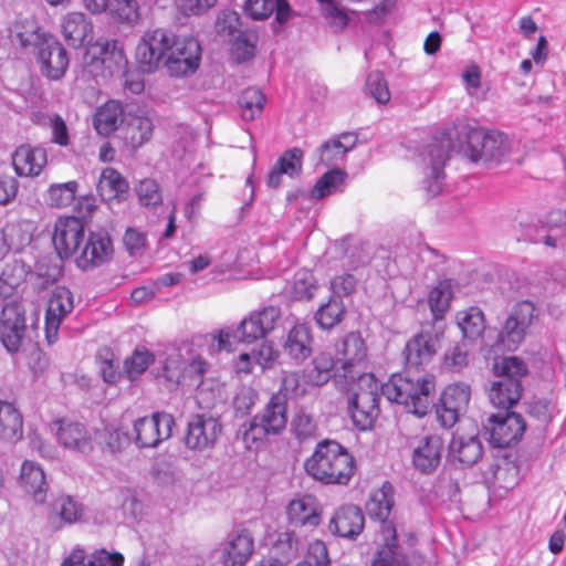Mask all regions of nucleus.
Segmentation results:
<instances>
[{
    "instance_id": "f257e3e1",
    "label": "nucleus",
    "mask_w": 566,
    "mask_h": 566,
    "mask_svg": "<svg viewBox=\"0 0 566 566\" xmlns=\"http://www.w3.org/2000/svg\"><path fill=\"white\" fill-rule=\"evenodd\" d=\"M434 388L436 384L429 376L392 375L380 385L373 374H363L348 399V411L357 429H370L379 415L381 392L389 401L405 405L409 412L421 418L430 410Z\"/></svg>"
},
{
    "instance_id": "f03ea898",
    "label": "nucleus",
    "mask_w": 566,
    "mask_h": 566,
    "mask_svg": "<svg viewBox=\"0 0 566 566\" xmlns=\"http://www.w3.org/2000/svg\"><path fill=\"white\" fill-rule=\"evenodd\" d=\"M538 316L537 308L530 301L518 302L506 317L502 329L496 333L495 342L489 343L491 331L486 329L484 313L478 306H471L457 313V324L467 342H479L480 350L485 355H496L501 352H513L524 342L528 328Z\"/></svg>"
},
{
    "instance_id": "7ed1b4c3",
    "label": "nucleus",
    "mask_w": 566,
    "mask_h": 566,
    "mask_svg": "<svg viewBox=\"0 0 566 566\" xmlns=\"http://www.w3.org/2000/svg\"><path fill=\"white\" fill-rule=\"evenodd\" d=\"M136 59L147 72L164 63L172 76H187L199 67L201 46L191 35L177 36L168 29L156 28L142 35Z\"/></svg>"
},
{
    "instance_id": "20e7f679",
    "label": "nucleus",
    "mask_w": 566,
    "mask_h": 566,
    "mask_svg": "<svg viewBox=\"0 0 566 566\" xmlns=\"http://www.w3.org/2000/svg\"><path fill=\"white\" fill-rule=\"evenodd\" d=\"M306 472L325 484H347L355 471L353 455L336 441L319 442L305 461Z\"/></svg>"
},
{
    "instance_id": "39448f33",
    "label": "nucleus",
    "mask_w": 566,
    "mask_h": 566,
    "mask_svg": "<svg viewBox=\"0 0 566 566\" xmlns=\"http://www.w3.org/2000/svg\"><path fill=\"white\" fill-rule=\"evenodd\" d=\"M494 371L500 379L494 381L489 390L490 401L494 407L507 410L521 398L520 378L527 373V367L515 356L504 357L494 364Z\"/></svg>"
},
{
    "instance_id": "423d86ee",
    "label": "nucleus",
    "mask_w": 566,
    "mask_h": 566,
    "mask_svg": "<svg viewBox=\"0 0 566 566\" xmlns=\"http://www.w3.org/2000/svg\"><path fill=\"white\" fill-rule=\"evenodd\" d=\"M468 150L472 161H493L500 164L511 158L517 144L500 132L485 133L473 129L468 134Z\"/></svg>"
},
{
    "instance_id": "0eeeda50",
    "label": "nucleus",
    "mask_w": 566,
    "mask_h": 566,
    "mask_svg": "<svg viewBox=\"0 0 566 566\" xmlns=\"http://www.w3.org/2000/svg\"><path fill=\"white\" fill-rule=\"evenodd\" d=\"M451 149V139L442 136L428 145L420 155L423 171V187L429 196L439 195L443 187L444 165Z\"/></svg>"
},
{
    "instance_id": "6e6552de",
    "label": "nucleus",
    "mask_w": 566,
    "mask_h": 566,
    "mask_svg": "<svg viewBox=\"0 0 566 566\" xmlns=\"http://www.w3.org/2000/svg\"><path fill=\"white\" fill-rule=\"evenodd\" d=\"M483 429L493 447L507 448L521 440L526 424L521 415L504 410L488 416Z\"/></svg>"
},
{
    "instance_id": "1a4fd4ad",
    "label": "nucleus",
    "mask_w": 566,
    "mask_h": 566,
    "mask_svg": "<svg viewBox=\"0 0 566 566\" xmlns=\"http://www.w3.org/2000/svg\"><path fill=\"white\" fill-rule=\"evenodd\" d=\"M175 419L170 413L156 412L133 421L130 434L137 448H156L172 434Z\"/></svg>"
},
{
    "instance_id": "9d476101",
    "label": "nucleus",
    "mask_w": 566,
    "mask_h": 566,
    "mask_svg": "<svg viewBox=\"0 0 566 566\" xmlns=\"http://www.w3.org/2000/svg\"><path fill=\"white\" fill-rule=\"evenodd\" d=\"M60 447L80 454H90L94 449L93 432L86 424L71 419H56L50 424Z\"/></svg>"
},
{
    "instance_id": "9b49d317",
    "label": "nucleus",
    "mask_w": 566,
    "mask_h": 566,
    "mask_svg": "<svg viewBox=\"0 0 566 566\" xmlns=\"http://www.w3.org/2000/svg\"><path fill=\"white\" fill-rule=\"evenodd\" d=\"M222 432L219 418L207 413H197L190 417L185 436V446L192 451L212 449Z\"/></svg>"
},
{
    "instance_id": "f8f14e48",
    "label": "nucleus",
    "mask_w": 566,
    "mask_h": 566,
    "mask_svg": "<svg viewBox=\"0 0 566 566\" xmlns=\"http://www.w3.org/2000/svg\"><path fill=\"white\" fill-rule=\"evenodd\" d=\"M470 399L471 388L468 384L455 382L447 386L436 411L439 423L443 428H452L467 411Z\"/></svg>"
},
{
    "instance_id": "ddd939ff",
    "label": "nucleus",
    "mask_w": 566,
    "mask_h": 566,
    "mask_svg": "<svg viewBox=\"0 0 566 566\" xmlns=\"http://www.w3.org/2000/svg\"><path fill=\"white\" fill-rule=\"evenodd\" d=\"M394 506V488L385 482L380 489L375 490L366 503V511L370 518L378 521L377 537L395 541L397 531L387 518Z\"/></svg>"
},
{
    "instance_id": "4468645a",
    "label": "nucleus",
    "mask_w": 566,
    "mask_h": 566,
    "mask_svg": "<svg viewBox=\"0 0 566 566\" xmlns=\"http://www.w3.org/2000/svg\"><path fill=\"white\" fill-rule=\"evenodd\" d=\"M218 558L222 566H245L254 553V538L245 528L230 532L219 544Z\"/></svg>"
},
{
    "instance_id": "2eb2a0df",
    "label": "nucleus",
    "mask_w": 566,
    "mask_h": 566,
    "mask_svg": "<svg viewBox=\"0 0 566 566\" xmlns=\"http://www.w3.org/2000/svg\"><path fill=\"white\" fill-rule=\"evenodd\" d=\"M27 331L25 311L21 303H7L0 316V339L9 353H17Z\"/></svg>"
},
{
    "instance_id": "dca6fc26",
    "label": "nucleus",
    "mask_w": 566,
    "mask_h": 566,
    "mask_svg": "<svg viewBox=\"0 0 566 566\" xmlns=\"http://www.w3.org/2000/svg\"><path fill=\"white\" fill-rule=\"evenodd\" d=\"M281 316V308L273 305L252 311L239 324L241 342L251 344L264 338L279 325Z\"/></svg>"
},
{
    "instance_id": "f3484780",
    "label": "nucleus",
    "mask_w": 566,
    "mask_h": 566,
    "mask_svg": "<svg viewBox=\"0 0 566 566\" xmlns=\"http://www.w3.org/2000/svg\"><path fill=\"white\" fill-rule=\"evenodd\" d=\"M85 228L80 218L60 217L53 229L52 241L60 258L73 255L84 241Z\"/></svg>"
},
{
    "instance_id": "a211bd4d",
    "label": "nucleus",
    "mask_w": 566,
    "mask_h": 566,
    "mask_svg": "<svg viewBox=\"0 0 566 566\" xmlns=\"http://www.w3.org/2000/svg\"><path fill=\"white\" fill-rule=\"evenodd\" d=\"M438 350V338L431 332L422 331L421 333L413 336L406 344L403 355L406 359L407 370L402 374L403 376L408 375L410 377L416 376H429L434 377L432 375L427 374H411V368H419L420 366L427 365L430 363L432 357L436 355Z\"/></svg>"
},
{
    "instance_id": "6ab92c4d",
    "label": "nucleus",
    "mask_w": 566,
    "mask_h": 566,
    "mask_svg": "<svg viewBox=\"0 0 566 566\" xmlns=\"http://www.w3.org/2000/svg\"><path fill=\"white\" fill-rule=\"evenodd\" d=\"M18 486L35 504H43L46 501L49 483L42 465L32 460H24L21 463L17 479Z\"/></svg>"
},
{
    "instance_id": "aec40b11",
    "label": "nucleus",
    "mask_w": 566,
    "mask_h": 566,
    "mask_svg": "<svg viewBox=\"0 0 566 566\" xmlns=\"http://www.w3.org/2000/svg\"><path fill=\"white\" fill-rule=\"evenodd\" d=\"M73 308L72 292L64 286H56L51 293L45 313V333L49 343L55 340L62 321Z\"/></svg>"
},
{
    "instance_id": "412c9836",
    "label": "nucleus",
    "mask_w": 566,
    "mask_h": 566,
    "mask_svg": "<svg viewBox=\"0 0 566 566\" xmlns=\"http://www.w3.org/2000/svg\"><path fill=\"white\" fill-rule=\"evenodd\" d=\"M113 252V242L106 232H91L76 259V264L82 270L97 268L108 262Z\"/></svg>"
},
{
    "instance_id": "4be33fe9",
    "label": "nucleus",
    "mask_w": 566,
    "mask_h": 566,
    "mask_svg": "<svg viewBox=\"0 0 566 566\" xmlns=\"http://www.w3.org/2000/svg\"><path fill=\"white\" fill-rule=\"evenodd\" d=\"M443 451L444 442L441 436H423L412 449V464L421 473H432L439 467Z\"/></svg>"
},
{
    "instance_id": "5701e85b",
    "label": "nucleus",
    "mask_w": 566,
    "mask_h": 566,
    "mask_svg": "<svg viewBox=\"0 0 566 566\" xmlns=\"http://www.w3.org/2000/svg\"><path fill=\"white\" fill-rule=\"evenodd\" d=\"M336 361L344 376H353L355 367L360 366L367 357L365 340L359 333L352 332L335 344Z\"/></svg>"
},
{
    "instance_id": "b1692460",
    "label": "nucleus",
    "mask_w": 566,
    "mask_h": 566,
    "mask_svg": "<svg viewBox=\"0 0 566 566\" xmlns=\"http://www.w3.org/2000/svg\"><path fill=\"white\" fill-rule=\"evenodd\" d=\"M42 73L50 80H60L69 67V56L64 46L54 38L44 40L39 50Z\"/></svg>"
},
{
    "instance_id": "393cba45",
    "label": "nucleus",
    "mask_w": 566,
    "mask_h": 566,
    "mask_svg": "<svg viewBox=\"0 0 566 566\" xmlns=\"http://www.w3.org/2000/svg\"><path fill=\"white\" fill-rule=\"evenodd\" d=\"M46 164V150L42 147L21 145L12 154V165L15 174L20 177H36Z\"/></svg>"
},
{
    "instance_id": "a878e982",
    "label": "nucleus",
    "mask_w": 566,
    "mask_h": 566,
    "mask_svg": "<svg viewBox=\"0 0 566 566\" xmlns=\"http://www.w3.org/2000/svg\"><path fill=\"white\" fill-rule=\"evenodd\" d=\"M286 516L294 526L315 527L321 523L319 504L313 495L296 496L287 504Z\"/></svg>"
},
{
    "instance_id": "bb28decb",
    "label": "nucleus",
    "mask_w": 566,
    "mask_h": 566,
    "mask_svg": "<svg viewBox=\"0 0 566 566\" xmlns=\"http://www.w3.org/2000/svg\"><path fill=\"white\" fill-rule=\"evenodd\" d=\"M64 40L70 46L81 48L93 40V24L82 12H69L61 20Z\"/></svg>"
},
{
    "instance_id": "cd10ccee",
    "label": "nucleus",
    "mask_w": 566,
    "mask_h": 566,
    "mask_svg": "<svg viewBox=\"0 0 566 566\" xmlns=\"http://www.w3.org/2000/svg\"><path fill=\"white\" fill-rule=\"evenodd\" d=\"M364 514L356 505L339 507L329 521L331 533L345 538L358 536L364 528Z\"/></svg>"
},
{
    "instance_id": "c85d7f7f",
    "label": "nucleus",
    "mask_w": 566,
    "mask_h": 566,
    "mask_svg": "<svg viewBox=\"0 0 566 566\" xmlns=\"http://www.w3.org/2000/svg\"><path fill=\"white\" fill-rule=\"evenodd\" d=\"M312 345L313 337L310 326L298 323L289 331L283 349L295 363H302L312 355Z\"/></svg>"
},
{
    "instance_id": "c756f323",
    "label": "nucleus",
    "mask_w": 566,
    "mask_h": 566,
    "mask_svg": "<svg viewBox=\"0 0 566 566\" xmlns=\"http://www.w3.org/2000/svg\"><path fill=\"white\" fill-rule=\"evenodd\" d=\"M483 454V446L478 436H453L449 446V457L453 462L471 467Z\"/></svg>"
},
{
    "instance_id": "7c9ffc66",
    "label": "nucleus",
    "mask_w": 566,
    "mask_h": 566,
    "mask_svg": "<svg viewBox=\"0 0 566 566\" xmlns=\"http://www.w3.org/2000/svg\"><path fill=\"white\" fill-rule=\"evenodd\" d=\"M302 159L303 150L297 147L284 151L269 174L268 186L271 188L280 187L283 175H287L291 178L300 176L302 172Z\"/></svg>"
},
{
    "instance_id": "2f4dec72",
    "label": "nucleus",
    "mask_w": 566,
    "mask_h": 566,
    "mask_svg": "<svg viewBox=\"0 0 566 566\" xmlns=\"http://www.w3.org/2000/svg\"><path fill=\"white\" fill-rule=\"evenodd\" d=\"M94 48L98 51L97 59L109 75H123L127 71V57L123 48L115 40H98Z\"/></svg>"
},
{
    "instance_id": "473e14b6",
    "label": "nucleus",
    "mask_w": 566,
    "mask_h": 566,
    "mask_svg": "<svg viewBox=\"0 0 566 566\" xmlns=\"http://www.w3.org/2000/svg\"><path fill=\"white\" fill-rule=\"evenodd\" d=\"M124 555L118 552L97 549L87 558L81 548H74L61 566H124Z\"/></svg>"
},
{
    "instance_id": "72a5a7b5",
    "label": "nucleus",
    "mask_w": 566,
    "mask_h": 566,
    "mask_svg": "<svg viewBox=\"0 0 566 566\" xmlns=\"http://www.w3.org/2000/svg\"><path fill=\"white\" fill-rule=\"evenodd\" d=\"M357 143V137L352 133H343L337 138L325 142L317 149L319 163L324 166L337 165L345 159L346 154Z\"/></svg>"
},
{
    "instance_id": "f704fd0d",
    "label": "nucleus",
    "mask_w": 566,
    "mask_h": 566,
    "mask_svg": "<svg viewBox=\"0 0 566 566\" xmlns=\"http://www.w3.org/2000/svg\"><path fill=\"white\" fill-rule=\"evenodd\" d=\"M83 511V505L71 495H60L52 503L49 520L54 528H61L65 524L80 521Z\"/></svg>"
},
{
    "instance_id": "c9c22d12",
    "label": "nucleus",
    "mask_w": 566,
    "mask_h": 566,
    "mask_svg": "<svg viewBox=\"0 0 566 566\" xmlns=\"http://www.w3.org/2000/svg\"><path fill=\"white\" fill-rule=\"evenodd\" d=\"M23 437V417L11 402L0 400V439L17 442Z\"/></svg>"
},
{
    "instance_id": "e433bc0d",
    "label": "nucleus",
    "mask_w": 566,
    "mask_h": 566,
    "mask_svg": "<svg viewBox=\"0 0 566 566\" xmlns=\"http://www.w3.org/2000/svg\"><path fill=\"white\" fill-rule=\"evenodd\" d=\"M245 13L254 20H264L275 12V19L284 23L290 17V7L285 0H247Z\"/></svg>"
},
{
    "instance_id": "4c0bfd02",
    "label": "nucleus",
    "mask_w": 566,
    "mask_h": 566,
    "mask_svg": "<svg viewBox=\"0 0 566 566\" xmlns=\"http://www.w3.org/2000/svg\"><path fill=\"white\" fill-rule=\"evenodd\" d=\"M128 182L119 171L112 167L102 170L97 190L103 199L122 201L128 193Z\"/></svg>"
},
{
    "instance_id": "58836bf2",
    "label": "nucleus",
    "mask_w": 566,
    "mask_h": 566,
    "mask_svg": "<svg viewBox=\"0 0 566 566\" xmlns=\"http://www.w3.org/2000/svg\"><path fill=\"white\" fill-rule=\"evenodd\" d=\"M300 541L294 532L284 531L275 535L270 548L268 560H276L283 566H287L298 556Z\"/></svg>"
},
{
    "instance_id": "ea45409f",
    "label": "nucleus",
    "mask_w": 566,
    "mask_h": 566,
    "mask_svg": "<svg viewBox=\"0 0 566 566\" xmlns=\"http://www.w3.org/2000/svg\"><path fill=\"white\" fill-rule=\"evenodd\" d=\"M96 436L99 443L111 453L122 452L133 442L130 431L122 423L105 424Z\"/></svg>"
},
{
    "instance_id": "a19ab883",
    "label": "nucleus",
    "mask_w": 566,
    "mask_h": 566,
    "mask_svg": "<svg viewBox=\"0 0 566 566\" xmlns=\"http://www.w3.org/2000/svg\"><path fill=\"white\" fill-rule=\"evenodd\" d=\"M123 122V107L116 101L105 103L95 114L94 127L99 135L108 136L114 133Z\"/></svg>"
},
{
    "instance_id": "79ce46f5",
    "label": "nucleus",
    "mask_w": 566,
    "mask_h": 566,
    "mask_svg": "<svg viewBox=\"0 0 566 566\" xmlns=\"http://www.w3.org/2000/svg\"><path fill=\"white\" fill-rule=\"evenodd\" d=\"M258 416L272 434H277L285 428L287 421L286 401L280 395H274L263 412Z\"/></svg>"
},
{
    "instance_id": "37998d69",
    "label": "nucleus",
    "mask_w": 566,
    "mask_h": 566,
    "mask_svg": "<svg viewBox=\"0 0 566 566\" xmlns=\"http://www.w3.org/2000/svg\"><path fill=\"white\" fill-rule=\"evenodd\" d=\"M395 541H386L377 537L379 545L377 555L371 566H409L408 556Z\"/></svg>"
},
{
    "instance_id": "c03bdc74",
    "label": "nucleus",
    "mask_w": 566,
    "mask_h": 566,
    "mask_svg": "<svg viewBox=\"0 0 566 566\" xmlns=\"http://www.w3.org/2000/svg\"><path fill=\"white\" fill-rule=\"evenodd\" d=\"M0 232L11 250L14 251H20L29 245L33 238L32 223L27 221L9 223Z\"/></svg>"
},
{
    "instance_id": "a18cd8bd",
    "label": "nucleus",
    "mask_w": 566,
    "mask_h": 566,
    "mask_svg": "<svg viewBox=\"0 0 566 566\" xmlns=\"http://www.w3.org/2000/svg\"><path fill=\"white\" fill-rule=\"evenodd\" d=\"M11 34L22 46H40L44 40L49 39L34 20L28 19L17 22L11 30Z\"/></svg>"
},
{
    "instance_id": "49530a36",
    "label": "nucleus",
    "mask_w": 566,
    "mask_h": 566,
    "mask_svg": "<svg viewBox=\"0 0 566 566\" xmlns=\"http://www.w3.org/2000/svg\"><path fill=\"white\" fill-rule=\"evenodd\" d=\"M311 377L307 379L303 371H284L282 375L280 395L284 400L286 398H300L307 391Z\"/></svg>"
},
{
    "instance_id": "de8ad7c7",
    "label": "nucleus",
    "mask_w": 566,
    "mask_h": 566,
    "mask_svg": "<svg viewBox=\"0 0 566 566\" xmlns=\"http://www.w3.org/2000/svg\"><path fill=\"white\" fill-rule=\"evenodd\" d=\"M224 399V386L214 379H202L197 386L196 400L203 409L213 408Z\"/></svg>"
},
{
    "instance_id": "09e8293b",
    "label": "nucleus",
    "mask_w": 566,
    "mask_h": 566,
    "mask_svg": "<svg viewBox=\"0 0 566 566\" xmlns=\"http://www.w3.org/2000/svg\"><path fill=\"white\" fill-rule=\"evenodd\" d=\"M345 315V305L340 297L333 296L326 304L319 306L315 314L317 324L324 328L329 329L337 325Z\"/></svg>"
},
{
    "instance_id": "8fccbe9b",
    "label": "nucleus",
    "mask_w": 566,
    "mask_h": 566,
    "mask_svg": "<svg viewBox=\"0 0 566 566\" xmlns=\"http://www.w3.org/2000/svg\"><path fill=\"white\" fill-rule=\"evenodd\" d=\"M238 103L241 108L242 118L244 120H253L261 115L265 97L259 88L249 87L242 92Z\"/></svg>"
},
{
    "instance_id": "3c124183",
    "label": "nucleus",
    "mask_w": 566,
    "mask_h": 566,
    "mask_svg": "<svg viewBox=\"0 0 566 566\" xmlns=\"http://www.w3.org/2000/svg\"><path fill=\"white\" fill-rule=\"evenodd\" d=\"M155 360L154 354L146 348H136L124 361L123 375L136 380Z\"/></svg>"
},
{
    "instance_id": "603ef678",
    "label": "nucleus",
    "mask_w": 566,
    "mask_h": 566,
    "mask_svg": "<svg viewBox=\"0 0 566 566\" xmlns=\"http://www.w3.org/2000/svg\"><path fill=\"white\" fill-rule=\"evenodd\" d=\"M142 207L155 209L163 203V190L160 185L151 178L140 180L134 188Z\"/></svg>"
},
{
    "instance_id": "864d4df0",
    "label": "nucleus",
    "mask_w": 566,
    "mask_h": 566,
    "mask_svg": "<svg viewBox=\"0 0 566 566\" xmlns=\"http://www.w3.org/2000/svg\"><path fill=\"white\" fill-rule=\"evenodd\" d=\"M78 184L74 180L53 184L46 191V202L51 207L63 208L70 206L76 196Z\"/></svg>"
},
{
    "instance_id": "5fc2aeb1",
    "label": "nucleus",
    "mask_w": 566,
    "mask_h": 566,
    "mask_svg": "<svg viewBox=\"0 0 566 566\" xmlns=\"http://www.w3.org/2000/svg\"><path fill=\"white\" fill-rule=\"evenodd\" d=\"M346 174L336 168L325 172L315 184L311 197L319 200L336 192L344 185Z\"/></svg>"
},
{
    "instance_id": "6e6d98bb",
    "label": "nucleus",
    "mask_w": 566,
    "mask_h": 566,
    "mask_svg": "<svg viewBox=\"0 0 566 566\" xmlns=\"http://www.w3.org/2000/svg\"><path fill=\"white\" fill-rule=\"evenodd\" d=\"M314 369L311 374V384L314 386H322L326 384L332 375L334 368H339V363L336 361V356L333 358L329 354L321 353L314 360Z\"/></svg>"
},
{
    "instance_id": "4d7b16f0",
    "label": "nucleus",
    "mask_w": 566,
    "mask_h": 566,
    "mask_svg": "<svg viewBox=\"0 0 566 566\" xmlns=\"http://www.w3.org/2000/svg\"><path fill=\"white\" fill-rule=\"evenodd\" d=\"M291 431L301 441L314 438L317 431V423L311 413L300 409L292 418Z\"/></svg>"
},
{
    "instance_id": "13d9d810",
    "label": "nucleus",
    "mask_w": 566,
    "mask_h": 566,
    "mask_svg": "<svg viewBox=\"0 0 566 566\" xmlns=\"http://www.w3.org/2000/svg\"><path fill=\"white\" fill-rule=\"evenodd\" d=\"M242 439L248 449L258 448L269 434H272L269 428L260 420L259 416H254L248 424H243L240 429Z\"/></svg>"
},
{
    "instance_id": "bf43d9fd",
    "label": "nucleus",
    "mask_w": 566,
    "mask_h": 566,
    "mask_svg": "<svg viewBox=\"0 0 566 566\" xmlns=\"http://www.w3.org/2000/svg\"><path fill=\"white\" fill-rule=\"evenodd\" d=\"M336 254L342 253V265L348 269H356L367 261V254L364 248L357 243L340 242L334 247Z\"/></svg>"
},
{
    "instance_id": "052dcab7",
    "label": "nucleus",
    "mask_w": 566,
    "mask_h": 566,
    "mask_svg": "<svg viewBox=\"0 0 566 566\" xmlns=\"http://www.w3.org/2000/svg\"><path fill=\"white\" fill-rule=\"evenodd\" d=\"M451 292L446 283H439L429 293V306L436 319L443 317L449 308Z\"/></svg>"
},
{
    "instance_id": "680f3d73",
    "label": "nucleus",
    "mask_w": 566,
    "mask_h": 566,
    "mask_svg": "<svg viewBox=\"0 0 566 566\" xmlns=\"http://www.w3.org/2000/svg\"><path fill=\"white\" fill-rule=\"evenodd\" d=\"M153 122L148 117L134 118L128 127V138L134 148L147 143L153 135Z\"/></svg>"
},
{
    "instance_id": "e2e57ef3",
    "label": "nucleus",
    "mask_w": 566,
    "mask_h": 566,
    "mask_svg": "<svg viewBox=\"0 0 566 566\" xmlns=\"http://www.w3.org/2000/svg\"><path fill=\"white\" fill-rule=\"evenodd\" d=\"M240 339L239 325L234 328L227 326L211 335V349L216 352H232Z\"/></svg>"
},
{
    "instance_id": "0e129e2a",
    "label": "nucleus",
    "mask_w": 566,
    "mask_h": 566,
    "mask_svg": "<svg viewBox=\"0 0 566 566\" xmlns=\"http://www.w3.org/2000/svg\"><path fill=\"white\" fill-rule=\"evenodd\" d=\"M365 92L378 104H386L390 99V92L387 82L379 72L368 74L365 85Z\"/></svg>"
},
{
    "instance_id": "69168bd1",
    "label": "nucleus",
    "mask_w": 566,
    "mask_h": 566,
    "mask_svg": "<svg viewBox=\"0 0 566 566\" xmlns=\"http://www.w3.org/2000/svg\"><path fill=\"white\" fill-rule=\"evenodd\" d=\"M317 286L314 275L307 271H301L295 274L292 286V295L296 300H310L314 295Z\"/></svg>"
},
{
    "instance_id": "338daca9",
    "label": "nucleus",
    "mask_w": 566,
    "mask_h": 566,
    "mask_svg": "<svg viewBox=\"0 0 566 566\" xmlns=\"http://www.w3.org/2000/svg\"><path fill=\"white\" fill-rule=\"evenodd\" d=\"M138 3L136 0H114L109 3V10L120 22L134 23L139 18Z\"/></svg>"
},
{
    "instance_id": "774afa93",
    "label": "nucleus",
    "mask_w": 566,
    "mask_h": 566,
    "mask_svg": "<svg viewBox=\"0 0 566 566\" xmlns=\"http://www.w3.org/2000/svg\"><path fill=\"white\" fill-rule=\"evenodd\" d=\"M296 566H331L327 547L322 541L308 544L305 559Z\"/></svg>"
}]
</instances>
